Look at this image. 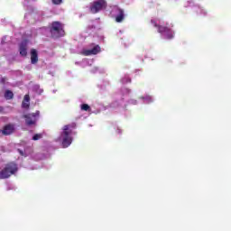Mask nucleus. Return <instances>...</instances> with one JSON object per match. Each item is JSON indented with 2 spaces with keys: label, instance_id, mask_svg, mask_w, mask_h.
Masks as SVG:
<instances>
[{
  "label": "nucleus",
  "instance_id": "obj_1",
  "mask_svg": "<svg viewBox=\"0 0 231 231\" xmlns=\"http://www.w3.org/2000/svg\"><path fill=\"white\" fill-rule=\"evenodd\" d=\"M77 127V125H67L63 126V132L61 133L62 138V146L63 147H69L71 145V142H73V137L70 136L71 133H73V129Z\"/></svg>",
  "mask_w": 231,
  "mask_h": 231
},
{
  "label": "nucleus",
  "instance_id": "obj_2",
  "mask_svg": "<svg viewBox=\"0 0 231 231\" xmlns=\"http://www.w3.org/2000/svg\"><path fill=\"white\" fill-rule=\"evenodd\" d=\"M50 33L53 39H60L66 35V31H64V24L60 22H52L50 26Z\"/></svg>",
  "mask_w": 231,
  "mask_h": 231
},
{
  "label": "nucleus",
  "instance_id": "obj_3",
  "mask_svg": "<svg viewBox=\"0 0 231 231\" xmlns=\"http://www.w3.org/2000/svg\"><path fill=\"white\" fill-rule=\"evenodd\" d=\"M17 171H19V168L15 162L5 164V168L0 171V180H7L10 176H14Z\"/></svg>",
  "mask_w": 231,
  "mask_h": 231
},
{
  "label": "nucleus",
  "instance_id": "obj_4",
  "mask_svg": "<svg viewBox=\"0 0 231 231\" xmlns=\"http://www.w3.org/2000/svg\"><path fill=\"white\" fill-rule=\"evenodd\" d=\"M107 8V2L106 0H96L90 5L91 14H98L102 10Z\"/></svg>",
  "mask_w": 231,
  "mask_h": 231
},
{
  "label": "nucleus",
  "instance_id": "obj_5",
  "mask_svg": "<svg viewBox=\"0 0 231 231\" xmlns=\"http://www.w3.org/2000/svg\"><path fill=\"white\" fill-rule=\"evenodd\" d=\"M36 116H39V111H36L32 114H27L23 116V118H25V124L26 125H35L37 119Z\"/></svg>",
  "mask_w": 231,
  "mask_h": 231
},
{
  "label": "nucleus",
  "instance_id": "obj_6",
  "mask_svg": "<svg viewBox=\"0 0 231 231\" xmlns=\"http://www.w3.org/2000/svg\"><path fill=\"white\" fill-rule=\"evenodd\" d=\"M14 131H15V126L12 124L6 125L4 126V129L2 130V134L5 136H8L12 134H14Z\"/></svg>",
  "mask_w": 231,
  "mask_h": 231
},
{
  "label": "nucleus",
  "instance_id": "obj_7",
  "mask_svg": "<svg viewBox=\"0 0 231 231\" xmlns=\"http://www.w3.org/2000/svg\"><path fill=\"white\" fill-rule=\"evenodd\" d=\"M100 47L98 45H96L93 47V49L85 51L84 55H86V57H89V55H97V53H100Z\"/></svg>",
  "mask_w": 231,
  "mask_h": 231
},
{
  "label": "nucleus",
  "instance_id": "obj_8",
  "mask_svg": "<svg viewBox=\"0 0 231 231\" xmlns=\"http://www.w3.org/2000/svg\"><path fill=\"white\" fill-rule=\"evenodd\" d=\"M31 62L32 64H37L39 62V53L35 49L31 50Z\"/></svg>",
  "mask_w": 231,
  "mask_h": 231
},
{
  "label": "nucleus",
  "instance_id": "obj_9",
  "mask_svg": "<svg viewBox=\"0 0 231 231\" xmlns=\"http://www.w3.org/2000/svg\"><path fill=\"white\" fill-rule=\"evenodd\" d=\"M117 12H118V14L116 16V23H122L124 21L125 17V14L124 12V9L118 8Z\"/></svg>",
  "mask_w": 231,
  "mask_h": 231
},
{
  "label": "nucleus",
  "instance_id": "obj_10",
  "mask_svg": "<svg viewBox=\"0 0 231 231\" xmlns=\"http://www.w3.org/2000/svg\"><path fill=\"white\" fill-rule=\"evenodd\" d=\"M19 51L22 57H26V55H28V49L25 43L20 44Z\"/></svg>",
  "mask_w": 231,
  "mask_h": 231
},
{
  "label": "nucleus",
  "instance_id": "obj_11",
  "mask_svg": "<svg viewBox=\"0 0 231 231\" xmlns=\"http://www.w3.org/2000/svg\"><path fill=\"white\" fill-rule=\"evenodd\" d=\"M157 28L159 33H167V32H171V29L167 26L159 25Z\"/></svg>",
  "mask_w": 231,
  "mask_h": 231
},
{
  "label": "nucleus",
  "instance_id": "obj_12",
  "mask_svg": "<svg viewBox=\"0 0 231 231\" xmlns=\"http://www.w3.org/2000/svg\"><path fill=\"white\" fill-rule=\"evenodd\" d=\"M5 98L6 100H12V98H14V92H12L11 90H6L5 93Z\"/></svg>",
  "mask_w": 231,
  "mask_h": 231
},
{
  "label": "nucleus",
  "instance_id": "obj_13",
  "mask_svg": "<svg viewBox=\"0 0 231 231\" xmlns=\"http://www.w3.org/2000/svg\"><path fill=\"white\" fill-rule=\"evenodd\" d=\"M166 39H174V32L170 29V32H166Z\"/></svg>",
  "mask_w": 231,
  "mask_h": 231
},
{
  "label": "nucleus",
  "instance_id": "obj_14",
  "mask_svg": "<svg viewBox=\"0 0 231 231\" xmlns=\"http://www.w3.org/2000/svg\"><path fill=\"white\" fill-rule=\"evenodd\" d=\"M81 110L82 111H91V106L88 104L81 105Z\"/></svg>",
  "mask_w": 231,
  "mask_h": 231
},
{
  "label": "nucleus",
  "instance_id": "obj_15",
  "mask_svg": "<svg viewBox=\"0 0 231 231\" xmlns=\"http://www.w3.org/2000/svg\"><path fill=\"white\" fill-rule=\"evenodd\" d=\"M41 138H42V134H35L32 136V140H34V141L41 140Z\"/></svg>",
  "mask_w": 231,
  "mask_h": 231
},
{
  "label": "nucleus",
  "instance_id": "obj_16",
  "mask_svg": "<svg viewBox=\"0 0 231 231\" xmlns=\"http://www.w3.org/2000/svg\"><path fill=\"white\" fill-rule=\"evenodd\" d=\"M52 5H62V0H51Z\"/></svg>",
  "mask_w": 231,
  "mask_h": 231
},
{
  "label": "nucleus",
  "instance_id": "obj_17",
  "mask_svg": "<svg viewBox=\"0 0 231 231\" xmlns=\"http://www.w3.org/2000/svg\"><path fill=\"white\" fill-rule=\"evenodd\" d=\"M6 80H8L6 77L0 79V84H6Z\"/></svg>",
  "mask_w": 231,
  "mask_h": 231
},
{
  "label": "nucleus",
  "instance_id": "obj_18",
  "mask_svg": "<svg viewBox=\"0 0 231 231\" xmlns=\"http://www.w3.org/2000/svg\"><path fill=\"white\" fill-rule=\"evenodd\" d=\"M151 23L152 24V26H154V28H158V26H160L158 25V23H156V21L154 20H151Z\"/></svg>",
  "mask_w": 231,
  "mask_h": 231
},
{
  "label": "nucleus",
  "instance_id": "obj_19",
  "mask_svg": "<svg viewBox=\"0 0 231 231\" xmlns=\"http://www.w3.org/2000/svg\"><path fill=\"white\" fill-rule=\"evenodd\" d=\"M24 100H25V102H30V96L25 95L24 96Z\"/></svg>",
  "mask_w": 231,
  "mask_h": 231
},
{
  "label": "nucleus",
  "instance_id": "obj_20",
  "mask_svg": "<svg viewBox=\"0 0 231 231\" xmlns=\"http://www.w3.org/2000/svg\"><path fill=\"white\" fill-rule=\"evenodd\" d=\"M23 107H30V105L29 104L25 105L24 102H23Z\"/></svg>",
  "mask_w": 231,
  "mask_h": 231
},
{
  "label": "nucleus",
  "instance_id": "obj_21",
  "mask_svg": "<svg viewBox=\"0 0 231 231\" xmlns=\"http://www.w3.org/2000/svg\"><path fill=\"white\" fill-rule=\"evenodd\" d=\"M3 111H4L3 106H0V113H3Z\"/></svg>",
  "mask_w": 231,
  "mask_h": 231
},
{
  "label": "nucleus",
  "instance_id": "obj_22",
  "mask_svg": "<svg viewBox=\"0 0 231 231\" xmlns=\"http://www.w3.org/2000/svg\"><path fill=\"white\" fill-rule=\"evenodd\" d=\"M127 82H131V79H128Z\"/></svg>",
  "mask_w": 231,
  "mask_h": 231
}]
</instances>
